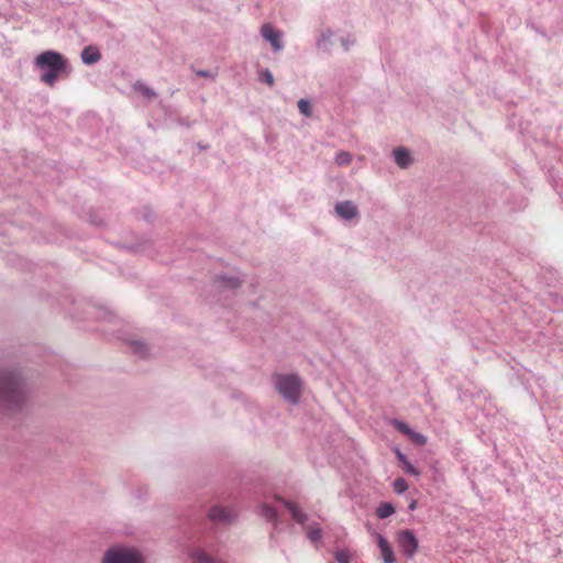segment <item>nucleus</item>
Here are the masks:
<instances>
[{"label":"nucleus","mask_w":563,"mask_h":563,"mask_svg":"<svg viewBox=\"0 0 563 563\" xmlns=\"http://www.w3.org/2000/svg\"><path fill=\"white\" fill-rule=\"evenodd\" d=\"M26 383L16 368L0 371V411L15 410L25 401Z\"/></svg>","instance_id":"obj_1"},{"label":"nucleus","mask_w":563,"mask_h":563,"mask_svg":"<svg viewBox=\"0 0 563 563\" xmlns=\"http://www.w3.org/2000/svg\"><path fill=\"white\" fill-rule=\"evenodd\" d=\"M35 65L43 70L41 80L53 87L57 78L66 69L67 59L57 52L46 51L36 56Z\"/></svg>","instance_id":"obj_2"},{"label":"nucleus","mask_w":563,"mask_h":563,"mask_svg":"<svg viewBox=\"0 0 563 563\" xmlns=\"http://www.w3.org/2000/svg\"><path fill=\"white\" fill-rule=\"evenodd\" d=\"M101 563H146V561L139 548L128 544H113L104 551Z\"/></svg>","instance_id":"obj_3"},{"label":"nucleus","mask_w":563,"mask_h":563,"mask_svg":"<svg viewBox=\"0 0 563 563\" xmlns=\"http://www.w3.org/2000/svg\"><path fill=\"white\" fill-rule=\"evenodd\" d=\"M274 385L290 404H297L301 395L302 383L297 374H276Z\"/></svg>","instance_id":"obj_4"},{"label":"nucleus","mask_w":563,"mask_h":563,"mask_svg":"<svg viewBox=\"0 0 563 563\" xmlns=\"http://www.w3.org/2000/svg\"><path fill=\"white\" fill-rule=\"evenodd\" d=\"M207 517L217 525H231L236 520L238 511L234 507L214 505L208 510Z\"/></svg>","instance_id":"obj_5"},{"label":"nucleus","mask_w":563,"mask_h":563,"mask_svg":"<svg viewBox=\"0 0 563 563\" xmlns=\"http://www.w3.org/2000/svg\"><path fill=\"white\" fill-rule=\"evenodd\" d=\"M397 543L400 551L408 558L415 556L418 550V539L411 530H402L397 534Z\"/></svg>","instance_id":"obj_6"},{"label":"nucleus","mask_w":563,"mask_h":563,"mask_svg":"<svg viewBox=\"0 0 563 563\" xmlns=\"http://www.w3.org/2000/svg\"><path fill=\"white\" fill-rule=\"evenodd\" d=\"M391 426L399 432L407 435L413 443L419 445H424L427 443V439L423 434L413 431L406 422L393 419Z\"/></svg>","instance_id":"obj_7"},{"label":"nucleus","mask_w":563,"mask_h":563,"mask_svg":"<svg viewBox=\"0 0 563 563\" xmlns=\"http://www.w3.org/2000/svg\"><path fill=\"white\" fill-rule=\"evenodd\" d=\"M261 33L262 36L272 44L275 51H280L283 48L282 33L276 31L272 24H264L261 29Z\"/></svg>","instance_id":"obj_8"},{"label":"nucleus","mask_w":563,"mask_h":563,"mask_svg":"<svg viewBox=\"0 0 563 563\" xmlns=\"http://www.w3.org/2000/svg\"><path fill=\"white\" fill-rule=\"evenodd\" d=\"M335 211L339 217H341L345 220H351L358 216V210H357L356 206L354 203H352L351 201L339 202L335 206Z\"/></svg>","instance_id":"obj_9"},{"label":"nucleus","mask_w":563,"mask_h":563,"mask_svg":"<svg viewBox=\"0 0 563 563\" xmlns=\"http://www.w3.org/2000/svg\"><path fill=\"white\" fill-rule=\"evenodd\" d=\"M377 545L380 550L384 563H395L394 550L384 536L378 534Z\"/></svg>","instance_id":"obj_10"},{"label":"nucleus","mask_w":563,"mask_h":563,"mask_svg":"<svg viewBox=\"0 0 563 563\" xmlns=\"http://www.w3.org/2000/svg\"><path fill=\"white\" fill-rule=\"evenodd\" d=\"M188 559L191 563H216V560L200 547L190 549L188 551Z\"/></svg>","instance_id":"obj_11"},{"label":"nucleus","mask_w":563,"mask_h":563,"mask_svg":"<svg viewBox=\"0 0 563 563\" xmlns=\"http://www.w3.org/2000/svg\"><path fill=\"white\" fill-rule=\"evenodd\" d=\"M279 501L289 510L292 519L296 522L303 525L307 521V519H308L307 514H305L301 509H299L294 503L285 500L283 498H280Z\"/></svg>","instance_id":"obj_12"},{"label":"nucleus","mask_w":563,"mask_h":563,"mask_svg":"<svg viewBox=\"0 0 563 563\" xmlns=\"http://www.w3.org/2000/svg\"><path fill=\"white\" fill-rule=\"evenodd\" d=\"M81 58L85 64L91 65L100 60L101 54L96 46L89 45L82 49Z\"/></svg>","instance_id":"obj_13"},{"label":"nucleus","mask_w":563,"mask_h":563,"mask_svg":"<svg viewBox=\"0 0 563 563\" xmlns=\"http://www.w3.org/2000/svg\"><path fill=\"white\" fill-rule=\"evenodd\" d=\"M394 156L397 165L401 168H406L411 164L410 153L402 147L396 148L394 151Z\"/></svg>","instance_id":"obj_14"},{"label":"nucleus","mask_w":563,"mask_h":563,"mask_svg":"<svg viewBox=\"0 0 563 563\" xmlns=\"http://www.w3.org/2000/svg\"><path fill=\"white\" fill-rule=\"evenodd\" d=\"M260 514L267 521H274L276 523L277 511H276V509L273 506H271L268 504H262L261 507H260Z\"/></svg>","instance_id":"obj_15"},{"label":"nucleus","mask_w":563,"mask_h":563,"mask_svg":"<svg viewBox=\"0 0 563 563\" xmlns=\"http://www.w3.org/2000/svg\"><path fill=\"white\" fill-rule=\"evenodd\" d=\"M395 512V507L390 503H382L376 508V516L379 519L390 517Z\"/></svg>","instance_id":"obj_16"},{"label":"nucleus","mask_w":563,"mask_h":563,"mask_svg":"<svg viewBox=\"0 0 563 563\" xmlns=\"http://www.w3.org/2000/svg\"><path fill=\"white\" fill-rule=\"evenodd\" d=\"M322 537V530L318 525L310 526L307 530V538L316 543L321 540Z\"/></svg>","instance_id":"obj_17"},{"label":"nucleus","mask_w":563,"mask_h":563,"mask_svg":"<svg viewBox=\"0 0 563 563\" xmlns=\"http://www.w3.org/2000/svg\"><path fill=\"white\" fill-rule=\"evenodd\" d=\"M394 490L397 494H402L408 489L407 482L402 477H398L393 483Z\"/></svg>","instance_id":"obj_18"},{"label":"nucleus","mask_w":563,"mask_h":563,"mask_svg":"<svg viewBox=\"0 0 563 563\" xmlns=\"http://www.w3.org/2000/svg\"><path fill=\"white\" fill-rule=\"evenodd\" d=\"M334 558L338 563H351V556L349 551L340 550L334 553Z\"/></svg>","instance_id":"obj_19"},{"label":"nucleus","mask_w":563,"mask_h":563,"mask_svg":"<svg viewBox=\"0 0 563 563\" xmlns=\"http://www.w3.org/2000/svg\"><path fill=\"white\" fill-rule=\"evenodd\" d=\"M298 109L299 111L305 114L306 117H310L311 115V106L309 103L308 100L306 99H300L298 101Z\"/></svg>","instance_id":"obj_20"},{"label":"nucleus","mask_w":563,"mask_h":563,"mask_svg":"<svg viewBox=\"0 0 563 563\" xmlns=\"http://www.w3.org/2000/svg\"><path fill=\"white\" fill-rule=\"evenodd\" d=\"M351 159H352V157H351L350 153H347V152H341L335 157L336 164L341 165V166L349 165L351 163Z\"/></svg>","instance_id":"obj_21"},{"label":"nucleus","mask_w":563,"mask_h":563,"mask_svg":"<svg viewBox=\"0 0 563 563\" xmlns=\"http://www.w3.org/2000/svg\"><path fill=\"white\" fill-rule=\"evenodd\" d=\"M260 79L263 81V82H266L267 85L269 86H273L274 85V78H273V75L272 73L266 69L264 71L261 73L260 75Z\"/></svg>","instance_id":"obj_22"},{"label":"nucleus","mask_w":563,"mask_h":563,"mask_svg":"<svg viewBox=\"0 0 563 563\" xmlns=\"http://www.w3.org/2000/svg\"><path fill=\"white\" fill-rule=\"evenodd\" d=\"M402 466H404V470H405V472L407 474H410V475H413V476H419L420 475V472L409 461H405Z\"/></svg>","instance_id":"obj_23"},{"label":"nucleus","mask_w":563,"mask_h":563,"mask_svg":"<svg viewBox=\"0 0 563 563\" xmlns=\"http://www.w3.org/2000/svg\"><path fill=\"white\" fill-rule=\"evenodd\" d=\"M142 93H144L147 97H154L155 93L147 87H141Z\"/></svg>","instance_id":"obj_24"},{"label":"nucleus","mask_w":563,"mask_h":563,"mask_svg":"<svg viewBox=\"0 0 563 563\" xmlns=\"http://www.w3.org/2000/svg\"><path fill=\"white\" fill-rule=\"evenodd\" d=\"M228 285L232 288H235L240 285V282L235 278H229L228 279Z\"/></svg>","instance_id":"obj_25"},{"label":"nucleus","mask_w":563,"mask_h":563,"mask_svg":"<svg viewBox=\"0 0 563 563\" xmlns=\"http://www.w3.org/2000/svg\"><path fill=\"white\" fill-rule=\"evenodd\" d=\"M396 455H397V459L404 464L405 461H408L406 455L404 453H401L399 450H397L396 452Z\"/></svg>","instance_id":"obj_26"},{"label":"nucleus","mask_w":563,"mask_h":563,"mask_svg":"<svg viewBox=\"0 0 563 563\" xmlns=\"http://www.w3.org/2000/svg\"><path fill=\"white\" fill-rule=\"evenodd\" d=\"M197 74H198L199 76H201V77H208V76H209V73H208V71H206V70H199Z\"/></svg>","instance_id":"obj_27"},{"label":"nucleus","mask_w":563,"mask_h":563,"mask_svg":"<svg viewBox=\"0 0 563 563\" xmlns=\"http://www.w3.org/2000/svg\"><path fill=\"white\" fill-rule=\"evenodd\" d=\"M416 505H417L416 500L411 501V504L409 505V509L413 510L416 508Z\"/></svg>","instance_id":"obj_28"}]
</instances>
